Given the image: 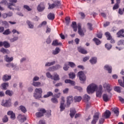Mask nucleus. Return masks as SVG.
Instances as JSON below:
<instances>
[{
  "instance_id": "nucleus-52",
  "label": "nucleus",
  "mask_w": 124,
  "mask_h": 124,
  "mask_svg": "<svg viewBox=\"0 0 124 124\" xmlns=\"http://www.w3.org/2000/svg\"><path fill=\"white\" fill-rule=\"evenodd\" d=\"M18 36L14 37V38L10 39V41L11 42H14L15 41L18 40Z\"/></svg>"
},
{
  "instance_id": "nucleus-64",
  "label": "nucleus",
  "mask_w": 124,
  "mask_h": 124,
  "mask_svg": "<svg viewBox=\"0 0 124 124\" xmlns=\"http://www.w3.org/2000/svg\"><path fill=\"white\" fill-rule=\"evenodd\" d=\"M61 94H62V93H59L57 94H55L54 96L56 98H60L61 97Z\"/></svg>"
},
{
  "instance_id": "nucleus-42",
  "label": "nucleus",
  "mask_w": 124,
  "mask_h": 124,
  "mask_svg": "<svg viewBox=\"0 0 124 124\" xmlns=\"http://www.w3.org/2000/svg\"><path fill=\"white\" fill-rule=\"evenodd\" d=\"M32 85L34 86V87H40L41 83L40 82H33Z\"/></svg>"
},
{
  "instance_id": "nucleus-22",
  "label": "nucleus",
  "mask_w": 124,
  "mask_h": 124,
  "mask_svg": "<svg viewBox=\"0 0 124 124\" xmlns=\"http://www.w3.org/2000/svg\"><path fill=\"white\" fill-rule=\"evenodd\" d=\"M70 112V116L71 118H73V117H74V115L76 114V110H75V108H71Z\"/></svg>"
},
{
  "instance_id": "nucleus-3",
  "label": "nucleus",
  "mask_w": 124,
  "mask_h": 124,
  "mask_svg": "<svg viewBox=\"0 0 124 124\" xmlns=\"http://www.w3.org/2000/svg\"><path fill=\"white\" fill-rule=\"evenodd\" d=\"M78 33L80 36H84L85 32H86V29L81 27V24L78 23Z\"/></svg>"
},
{
  "instance_id": "nucleus-2",
  "label": "nucleus",
  "mask_w": 124,
  "mask_h": 124,
  "mask_svg": "<svg viewBox=\"0 0 124 124\" xmlns=\"http://www.w3.org/2000/svg\"><path fill=\"white\" fill-rule=\"evenodd\" d=\"M96 90H97V85L93 83L89 85L87 89L88 93H94Z\"/></svg>"
},
{
  "instance_id": "nucleus-13",
  "label": "nucleus",
  "mask_w": 124,
  "mask_h": 124,
  "mask_svg": "<svg viewBox=\"0 0 124 124\" xmlns=\"http://www.w3.org/2000/svg\"><path fill=\"white\" fill-rule=\"evenodd\" d=\"M73 102V96H69L67 97V105H70Z\"/></svg>"
},
{
  "instance_id": "nucleus-9",
  "label": "nucleus",
  "mask_w": 124,
  "mask_h": 124,
  "mask_svg": "<svg viewBox=\"0 0 124 124\" xmlns=\"http://www.w3.org/2000/svg\"><path fill=\"white\" fill-rule=\"evenodd\" d=\"M106 37H107L108 40H110V43L114 44L115 43V40L112 38V36H111V34L109 32H107L105 33Z\"/></svg>"
},
{
  "instance_id": "nucleus-40",
  "label": "nucleus",
  "mask_w": 124,
  "mask_h": 124,
  "mask_svg": "<svg viewBox=\"0 0 124 124\" xmlns=\"http://www.w3.org/2000/svg\"><path fill=\"white\" fill-rule=\"evenodd\" d=\"M122 79L123 80V81H122V80L119 79L118 80V83L119 84H120L121 87H123V88H124V77H122Z\"/></svg>"
},
{
  "instance_id": "nucleus-11",
  "label": "nucleus",
  "mask_w": 124,
  "mask_h": 124,
  "mask_svg": "<svg viewBox=\"0 0 124 124\" xmlns=\"http://www.w3.org/2000/svg\"><path fill=\"white\" fill-rule=\"evenodd\" d=\"M17 119L21 123H24L25 121H27V117L25 115H22L21 114L18 115Z\"/></svg>"
},
{
  "instance_id": "nucleus-63",
  "label": "nucleus",
  "mask_w": 124,
  "mask_h": 124,
  "mask_svg": "<svg viewBox=\"0 0 124 124\" xmlns=\"http://www.w3.org/2000/svg\"><path fill=\"white\" fill-rule=\"evenodd\" d=\"M24 8L28 10V11H31V8H30V6L28 5H24Z\"/></svg>"
},
{
  "instance_id": "nucleus-38",
  "label": "nucleus",
  "mask_w": 124,
  "mask_h": 124,
  "mask_svg": "<svg viewBox=\"0 0 124 124\" xmlns=\"http://www.w3.org/2000/svg\"><path fill=\"white\" fill-rule=\"evenodd\" d=\"M60 108L61 112H62V111H63L65 109V105L63 103H61Z\"/></svg>"
},
{
  "instance_id": "nucleus-43",
  "label": "nucleus",
  "mask_w": 124,
  "mask_h": 124,
  "mask_svg": "<svg viewBox=\"0 0 124 124\" xmlns=\"http://www.w3.org/2000/svg\"><path fill=\"white\" fill-rule=\"evenodd\" d=\"M55 7H61V2L60 1L57 0L54 2Z\"/></svg>"
},
{
  "instance_id": "nucleus-37",
  "label": "nucleus",
  "mask_w": 124,
  "mask_h": 124,
  "mask_svg": "<svg viewBox=\"0 0 124 124\" xmlns=\"http://www.w3.org/2000/svg\"><path fill=\"white\" fill-rule=\"evenodd\" d=\"M3 46H4L5 48H9L10 47V44L5 41L3 42Z\"/></svg>"
},
{
  "instance_id": "nucleus-20",
  "label": "nucleus",
  "mask_w": 124,
  "mask_h": 124,
  "mask_svg": "<svg viewBox=\"0 0 124 124\" xmlns=\"http://www.w3.org/2000/svg\"><path fill=\"white\" fill-rule=\"evenodd\" d=\"M105 70H107L108 73H112V67L109 66L108 65H106L104 66Z\"/></svg>"
},
{
  "instance_id": "nucleus-17",
  "label": "nucleus",
  "mask_w": 124,
  "mask_h": 124,
  "mask_svg": "<svg viewBox=\"0 0 124 124\" xmlns=\"http://www.w3.org/2000/svg\"><path fill=\"white\" fill-rule=\"evenodd\" d=\"M66 84H70L72 86H75V81L70 79H65L64 81Z\"/></svg>"
},
{
  "instance_id": "nucleus-15",
  "label": "nucleus",
  "mask_w": 124,
  "mask_h": 124,
  "mask_svg": "<svg viewBox=\"0 0 124 124\" xmlns=\"http://www.w3.org/2000/svg\"><path fill=\"white\" fill-rule=\"evenodd\" d=\"M90 99H91V97L87 94H85L83 96L82 100L84 102H88Z\"/></svg>"
},
{
  "instance_id": "nucleus-60",
  "label": "nucleus",
  "mask_w": 124,
  "mask_h": 124,
  "mask_svg": "<svg viewBox=\"0 0 124 124\" xmlns=\"http://www.w3.org/2000/svg\"><path fill=\"white\" fill-rule=\"evenodd\" d=\"M46 77H47V78H50V79H52L53 76H52V75H51V73H50V72L46 73Z\"/></svg>"
},
{
  "instance_id": "nucleus-28",
  "label": "nucleus",
  "mask_w": 124,
  "mask_h": 124,
  "mask_svg": "<svg viewBox=\"0 0 124 124\" xmlns=\"http://www.w3.org/2000/svg\"><path fill=\"white\" fill-rule=\"evenodd\" d=\"M0 51L3 54H9L10 52L8 50V49H5V48L2 47L0 50Z\"/></svg>"
},
{
  "instance_id": "nucleus-30",
  "label": "nucleus",
  "mask_w": 124,
  "mask_h": 124,
  "mask_svg": "<svg viewBox=\"0 0 124 124\" xmlns=\"http://www.w3.org/2000/svg\"><path fill=\"white\" fill-rule=\"evenodd\" d=\"M53 94L52 92H48L46 94L44 95L43 97L44 98H47V97H49V96H53Z\"/></svg>"
},
{
  "instance_id": "nucleus-41",
  "label": "nucleus",
  "mask_w": 124,
  "mask_h": 124,
  "mask_svg": "<svg viewBox=\"0 0 124 124\" xmlns=\"http://www.w3.org/2000/svg\"><path fill=\"white\" fill-rule=\"evenodd\" d=\"M19 108L20 110H21V111L23 112V113H26L27 112V109L25 107L23 106H20Z\"/></svg>"
},
{
  "instance_id": "nucleus-19",
  "label": "nucleus",
  "mask_w": 124,
  "mask_h": 124,
  "mask_svg": "<svg viewBox=\"0 0 124 124\" xmlns=\"http://www.w3.org/2000/svg\"><path fill=\"white\" fill-rule=\"evenodd\" d=\"M52 80H54V81H59V80H60V76H59L56 73H55L53 75V77H52Z\"/></svg>"
},
{
  "instance_id": "nucleus-7",
  "label": "nucleus",
  "mask_w": 124,
  "mask_h": 124,
  "mask_svg": "<svg viewBox=\"0 0 124 124\" xmlns=\"http://www.w3.org/2000/svg\"><path fill=\"white\" fill-rule=\"evenodd\" d=\"M78 76L79 77V80L81 82H85L86 81V76L83 71H79L78 74Z\"/></svg>"
},
{
  "instance_id": "nucleus-8",
  "label": "nucleus",
  "mask_w": 124,
  "mask_h": 124,
  "mask_svg": "<svg viewBox=\"0 0 124 124\" xmlns=\"http://www.w3.org/2000/svg\"><path fill=\"white\" fill-rule=\"evenodd\" d=\"M98 119H99V113L96 112L93 115V118L92 120L91 124H96V122L98 121Z\"/></svg>"
},
{
  "instance_id": "nucleus-27",
  "label": "nucleus",
  "mask_w": 124,
  "mask_h": 124,
  "mask_svg": "<svg viewBox=\"0 0 124 124\" xmlns=\"http://www.w3.org/2000/svg\"><path fill=\"white\" fill-rule=\"evenodd\" d=\"M5 60L7 62H10L13 61V57H9L7 55L5 56Z\"/></svg>"
},
{
  "instance_id": "nucleus-18",
  "label": "nucleus",
  "mask_w": 124,
  "mask_h": 124,
  "mask_svg": "<svg viewBox=\"0 0 124 124\" xmlns=\"http://www.w3.org/2000/svg\"><path fill=\"white\" fill-rule=\"evenodd\" d=\"M3 81H4V82H6L7 81H8V80H10V79H11V76H8L7 75H5L3 78Z\"/></svg>"
},
{
  "instance_id": "nucleus-48",
  "label": "nucleus",
  "mask_w": 124,
  "mask_h": 124,
  "mask_svg": "<svg viewBox=\"0 0 124 124\" xmlns=\"http://www.w3.org/2000/svg\"><path fill=\"white\" fill-rule=\"evenodd\" d=\"M27 23L28 24L30 29H33V25L32 23H31V21L27 20Z\"/></svg>"
},
{
  "instance_id": "nucleus-34",
  "label": "nucleus",
  "mask_w": 124,
  "mask_h": 124,
  "mask_svg": "<svg viewBox=\"0 0 124 124\" xmlns=\"http://www.w3.org/2000/svg\"><path fill=\"white\" fill-rule=\"evenodd\" d=\"M93 41L95 42L96 45H100V44H101V41L99 40V39L96 38H94L93 39Z\"/></svg>"
},
{
  "instance_id": "nucleus-5",
  "label": "nucleus",
  "mask_w": 124,
  "mask_h": 124,
  "mask_svg": "<svg viewBox=\"0 0 124 124\" xmlns=\"http://www.w3.org/2000/svg\"><path fill=\"white\" fill-rule=\"evenodd\" d=\"M39 112L36 113V117L37 118H41L44 116V114L46 113V110L44 108H40L39 109Z\"/></svg>"
},
{
  "instance_id": "nucleus-23",
  "label": "nucleus",
  "mask_w": 124,
  "mask_h": 124,
  "mask_svg": "<svg viewBox=\"0 0 124 124\" xmlns=\"http://www.w3.org/2000/svg\"><path fill=\"white\" fill-rule=\"evenodd\" d=\"M103 99L105 102H107V101H109L110 97L107 94H104L103 95Z\"/></svg>"
},
{
  "instance_id": "nucleus-12",
  "label": "nucleus",
  "mask_w": 124,
  "mask_h": 124,
  "mask_svg": "<svg viewBox=\"0 0 124 124\" xmlns=\"http://www.w3.org/2000/svg\"><path fill=\"white\" fill-rule=\"evenodd\" d=\"M7 115L10 116V118L12 120H15L16 119V116L15 113L12 111H9L7 112Z\"/></svg>"
},
{
  "instance_id": "nucleus-56",
  "label": "nucleus",
  "mask_w": 124,
  "mask_h": 124,
  "mask_svg": "<svg viewBox=\"0 0 124 124\" xmlns=\"http://www.w3.org/2000/svg\"><path fill=\"white\" fill-rule=\"evenodd\" d=\"M49 71H55V70H57L56 68V66H53L51 67H49L48 68Z\"/></svg>"
},
{
  "instance_id": "nucleus-33",
  "label": "nucleus",
  "mask_w": 124,
  "mask_h": 124,
  "mask_svg": "<svg viewBox=\"0 0 124 124\" xmlns=\"http://www.w3.org/2000/svg\"><path fill=\"white\" fill-rule=\"evenodd\" d=\"M52 45L53 46H59V45H62V43H59L57 40H55L53 41Z\"/></svg>"
},
{
  "instance_id": "nucleus-26",
  "label": "nucleus",
  "mask_w": 124,
  "mask_h": 124,
  "mask_svg": "<svg viewBox=\"0 0 124 124\" xmlns=\"http://www.w3.org/2000/svg\"><path fill=\"white\" fill-rule=\"evenodd\" d=\"M47 18L49 20H54L55 19V14L49 13L47 15Z\"/></svg>"
},
{
  "instance_id": "nucleus-50",
  "label": "nucleus",
  "mask_w": 124,
  "mask_h": 124,
  "mask_svg": "<svg viewBox=\"0 0 124 124\" xmlns=\"http://www.w3.org/2000/svg\"><path fill=\"white\" fill-rule=\"evenodd\" d=\"M122 89H121V87H119V86H116L115 87V88H114V91L115 92H117V93H121V90Z\"/></svg>"
},
{
  "instance_id": "nucleus-6",
  "label": "nucleus",
  "mask_w": 124,
  "mask_h": 124,
  "mask_svg": "<svg viewBox=\"0 0 124 124\" xmlns=\"http://www.w3.org/2000/svg\"><path fill=\"white\" fill-rule=\"evenodd\" d=\"M103 87L104 89H106L108 93H110L113 89L111 85L108 83L105 82L103 84Z\"/></svg>"
},
{
  "instance_id": "nucleus-57",
  "label": "nucleus",
  "mask_w": 124,
  "mask_h": 124,
  "mask_svg": "<svg viewBox=\"0 0 124 124\" xmlns=\"http://www.w3.org/2000/svg\"><path fill=\"white\" fill-rule=\"evenodd\" d=\"M105 47L108 50H110L112 48V46L109 44H107L105 45Z\"/></svg>"
},
{
  "instance_id": "nucleus-62",
  "label": "nucleus",
  "mask_w": 124,
  "mask_h": 124,
  "mask_svg": "<svg viewBox=\"0 0 124 124\" xmlns=\"http://www.w3.org/2000/svg\"><path fill=\"white\" fill-rule=\"evenodd\" d=\"M68 64H69L71 67H74V66H75V63L73 62H68Z\"/></svg>"
},
{
  "instance_id": "nucleus-45",
  "label": "nucleus",
  "mask_w": 124,
  "mask_h": 124,
  "mask_svg": "<svg viewBox=\"0 0 124 124\" xmlns=\"http://www.w3.org/2000/svg\"><path fill=\"white\" fill-rule=\"evenodd\" d=\"M10 33H11V32L10 31V30H9V29L6 30L3 32V34H4V35H8V34H10Z\"/></svg>"
},
{
  "instance_id": "nucleus-29",
  "label": "nucleus",
  "mask_w": 124,
  "mask_h": 124,
  "mask_svg": "<svg viewBox=\"0 0 124 124\" xmlns=\"http://www.w3.org/2000/svg\"><path fill=\"white\" fill-rule=\"evenodd\" d=\"M1 86L3 90H7L8 86H9V83L8 82H4L1 84Z\"/></svg>"
},
{
  "instance_id": "nucleus-59",
  "label": "nucleus",
  "mask_w": 124,
  "mask_h": 124,
  "mask_svg": "<svg viewBox=\"0 0 124 124\" xmlns=\"http://www.w3.org/2000/svg\"><path fill=\"white\" fill-rule=\"evenodd\" d=\"M3 123H7L8 122V117H7V116H5L3 118Z\"/></svg>"
},
{
  "instance_id": "nucleus-44",
  "label": "nucleus",
  "mask_w": 124,
  "mask_h": 124,
  "mask_svg": "<svg viewBox=\"0 0 124 124\" xmlns=\"http://www.w3.org/2000/svg\"><path fill=\"white\" fill-rule=\"evenodd\" d=\"M56 63V62L53 61L50 62H46L45 64V66H51L52 65H54Z\"/></svg>"
},
{
  "instance_id": "nucleus-21",
  "label": "nucleus",
  "mask_w": 124,
  "mask_h": 124,
  "mask_svg": "<svg viewBox=\"0 0 124 124\" xmlns=\"http://www.w3.org/2000/svg\"><path fill=\"white\" fill-rule=\"evenodd\" d=\"M78 52L81 54H87V50H85V49L82 47H78Z\"/></svg>"
},
{
  "instance_id": "nucleus-51",
  "label": "nucleus",
  "mask_w": 124,
  "mask_h": 124,
  "mask_svg": "<svg viewBox=\"0 0 124 124\" xmlns=\"http://www.w3.org/2000/svg\"><path fill=\"white\" fill-rule=\"evenodd\" d=\"M12 6H14V4L13 3H9L8 5V8L10 9V10H14V8H13Z\"/></svg>"
},
{
  "instance_id": "nucleus-35",
  "label": "nucleus",
  "mask_w": 124,
  "mask_h": 124,
  "mask_svg": "<svg viewBox=\"0 0 124 124\" xmlns=\"http://www.w3.org/2000/svg\"><path fill=\"white\" fill-rule=\"evenodd\" d=\"M112 111L114 113V114H115V115L117 116V117H118V116H119V108H114L112 109Z\"/></svg>"
},
{
  "instance_id": "nucleus-4",
  "label": "nucleus",
  "mask_w": 124,
  "mask_h": 124,
  "mask_svg": "<svg viewBox=\"0 0 124 124\" xmlns=\"http://www.w3.org/2000/svg\"><path fill=\"white\" fill-rule=\"evenodd\" d=\"M1 105L4 107H10L11 106V100H3L1 102Z\"/></svg>"
},
{
  "instance_id": "nucleus-54",
  "label": "nucleus",
  "mask_w": 124,
  "mask_h": 124,
  "mask_svg": "<svg viewBox=\"0 0 124 124\" xmlns=\"http://www.w3.org/2000/svg\"><path fill=\"white\" fill-rule=\"evenodd\" d=\"M102 94V92L101 91H97L96 92V96L97 97H101V95Z\"/></svg>"
},
{
  "instance_id": "nucleus-47",
  "label": "nucleus",
  "mask_w": 124,
  "mask_h": 124,
  "mask_svg": "<svg viewBox=\"0 0 124 124\" xmlns=\"http://www.w3.org/2000/svg\"><path fill=\"white\" fill-rule=\"evenodd\" d=\"M6 94L9 95V96H12L13 92L10 90H7L5 92Z\"/></svg>"
},
{
  "instance_id": "nucleus-14",
  "label": "nucleus",
  "mask_w": 124,
  "mask_h": 124,
  "mask_svg": "<svg viewBox=\"0 0 124 124\" xmlns=\"http://www.w3.org/2000/svg\"><path fill=\"white\" fill-rule=\"evenodd\" d=\"M124 33V30L122 29L120 30L117 33V35L118 37H121L122 36V37H124V34H123V33Z\"/></svg>"
},
{
  "instance_id": "nucleus-24",
  "label": "nucleus",
  "mask_w": 124,
  "mask_h": 124,
  "mask_svg": "<svg viewBox=\"0 0 124 124\" xmlns=\"http://www.w3.org/2000/svg\"><path fill=\"white\" fill-rule=\"evenodd\" d=\"M97 62V58L96 57H92V59H90V62L92 64H95Z\"/></svg>"
},
{
  "instance_id": "nucleus-10",
  "label": "nucleus",
  "mask_w": 124,
  "mask_h": 124,
  "mask_svg": "<svg viewBox=\"0 0 124 124\" xmlns=\"http://www.w3.org/2000/svg\"><path fill=\"white\" fill-rule=\"evenodd\" d=\"M37 9L39 12H42L45 9V5L44 3H41L38 5Z\"/></svg>"
},
{
  "instance_id": "nucleus-32",
  "label": "nucleus",
  "mask_w": 124,
  "mask_h": 124,
  "mask_svg": "<svg viewBox=\"0 0 124 124\" xmlns=\"http://www.w3.org/2000/svg\"><path fill=\"white\" fill-rule=\"evenodd\" d=\"M51 101L52 102V103H54V104H58V103H59L58 98H56L55 97L51 98Z\"/></svg>"
},
{
  "instance_id": "nucleus-61",
  "label": "nucleus",
  "mask_w": 124,
  "mask_h": 124,
  "mask_svg": "<svg viewBox=\"0 0 124 124\" xmlns=\"http://www.w3.org/2000/svg\"><path fill=\"white\" fill-rule=\"evenodd\" d=\"M0 3L1 4H4L5 5H6L7 4H8V2H7V0H2Z\"/></svg>"
},
{
  "instance_id": "nucleus-49",
  "label": "nucleus",
  "mask_w": 124,
  "mask_h": 124,
  "mask_svg": "<svg viewBox=\"0 0 124 124\" xmlns=\"http://www.w3.org/2000/svg\"><path fill=\"white\" fill-rule=\"evenodd\" d=\"M88 29L90 30V31H93V24L91 23H88L87 24Z\"/></svg>"
},
{
  "instance_id": "nucleus-16",
  "label": "nucleus",
  "mask_w": 124,
  "mask_h": 124,
  "mask_svg": "<svg viewBox=\"0 0 124 124\" xmlns=\"http://www.w3.org/2000/svg\"><path fill=\"white\" fill-rule=\"evenodd\" d=\"M104 116L106 119H108V118L111 116V111L108 110H107L105 111Z\"/></svg>"
},
{
  "instance_id": "nucleus-53",
  "label": "nucleus",
  "mask_w": 124,
  "mask_h": 124,
  "mask_svg": "<svg viewBox=\"0 0 124 124\" xmlns=\"http://www.w3.org/2000/svg\"><path fill=\"white\" fill-rule=\"evenodd\" d=\"M48 9H53L54 8H55V3H53V4H49L48 3Z\"/></svg>"
},
{
  "instance_id": "nucleus-31",
  "label": "nucleus",
  "mask_w": 124,
  "mask_h": 124,
  "mask_svg": "<svg viewBox=\"0 0 124 124\" xmlns=\"http://www.w3.org/2000/svg\"><path fill=\"white\" fill-rule=\"evenodd\" d=\"M75 102H80L82 100V97L81 96H75L74 98Z\"/></svg>"
},
{
  "instance_id": "nucleus-39",
  "label": "nucleus",
  "mask_w": 124,
  "mask_h": 124,
  "mask_svg": "<svg viewBox=\"0 0 124 124\" xmlns=\"http://www.w3.org/2000/svg\"><path fill=\"white\" fill-rule=\"evenodd\" d=\"M63 68L65 71H67V70H68V68H69V65L68 64V62H66L64 64Z\"/></svg>"
},
{
  "instance_id": "nucleus-36",
  "label": "nucleus",
  "mask_w": 124,
  "mask_h": 124,
  "mask_svg": "<svg viewBox=\"0 0 124 124\" xmlns=\"http://www.w3.org/2000/svg\"><path fill=\"white\" fill-rule=\"evenodd\" d=\"M60 51H61V49H60V48L56 47L55 50L53 51L52 53L53 55H58V54L60 53Z\"/></svg>"
},
{
  "instance_id": "nucleus-1",
  "label": "nucleus",
  "mask_w": 124,
  "mask_h": 124,
  "mask_svg": "<svg viewBox=\"0 0 124 124\" xmlns=\"http://www.w3.org/2000/svg\"><path fill=\"white\" fill-rule=\"evenodd\" d=\"M42 89L41 88H36L34 91L33 96L35 99H39L42 97Z\"/></svg>"
},
{
  "instance_id": "nucleus-46",
  "label": "nucleus",
  "mask_w": 124,
  "mask_h": 124,
  "mask_svg": "<svg viewBox=\"0 0 124 124\" xmlns=\"http://www.w3.org/2000/svg\"><path fill=\"white\" fill-rule=\"evenodd\" d=\"M75 76H76V75L73 72L69 74V77L70 79H74V78H75Z\"/></svg>"
},
{
  "instance_id": "nucleus-58",
  "label": "nucleus",
  "mask_w": 124,
  "mask_h": 124,
  "mask_svg": "<svg viewBox=\"0 0 124 124\" xmlns=\"http://www.w3.org/2000/svg\"><path fill=\"white\" fill-rule=\"evenodd\" d=\"M118 45H124V40H120L117 43Z\"/></svg>"
},
{
  "instance_id": "nucleus-25",
  "label": "nucleus",
  "mask_w": 124,
  "mask_h": 124,
  "mask_svg": "<svg viewBox=\"0 0 124 124\" xmlns=\"http://www.w3.org/2000/svg\"><path fill=\"white\" fill-rule=\"evenodd\" d=\"M71 27L73 28L74 31H77V24L76 22H73Z\"/></svg>"
},
{
  "instance_id": "nucleus-55",
  "label": "nucleus",
  "mask_w": 124,
  "mask_h": 124,
  "mask_svg": "<svg viewBox=\"0 0 124 124\" xmlns=\"http://www.w3.org/2000/svg\"><path fill=\"white\" fill-rule=\"evenodd\" d=\"M65 20L66 21V23L67 24V25H69V23H70V17L67 16L65 18Z\"/></svg>"
}]
</instances>
